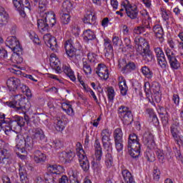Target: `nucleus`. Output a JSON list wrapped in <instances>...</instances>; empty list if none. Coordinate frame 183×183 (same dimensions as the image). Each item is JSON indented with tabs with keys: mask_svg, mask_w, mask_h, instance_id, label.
<instances>
[{
	"mask_svg": "<svg viewBox=\"0 0 183 183\" xmlns=\"http://www.w3.org/2000/svg\"><path fill=\"white\" fill-rule=\"evenodd\" d=\"M162 17L164 21H169L170 18H172V14H171V11L168 10H162Z\"/></svg>",
	"mask_w": 183,
	"mask_h": 183,
	"instance_id": "864d4df0",
	"label": "nucleus"
},
{
	"mask_svg": "<svg viewBox=\"0 0 183 183\" xmlns=\"http://www.w3.org/2000/svg\"><path fill=\"white\" fill-rule=\"evenodd\" d=\"M144 89L147 99H148L150 104L154 105V101L157 104L161 102V86L159 83L154 81L151 86V84L148 81H146L144 85Z\"/></svg>",
	"mask_w": 183,
	"mask_h": 183,
	"instance_id": "39448f33",
	"label": "nucleus"
},
{
	"mask_svg": "<svg viewBox=\"0 0 183 183\" xmlns=\"http://www.w3.org/2000/svg\"><path fill=\"white\" fill-rule=\"evenodd\" d=\"M6 84L9 91H16L21 86V80L16 77H11L8 79Z\"/></svg>",
	"mask_w": 183,
	"mask_h": 183,
	"instance_id": "5701e85b",
	"label": "nucleus"
},
{
	"mask_svg": "<svg viewBox=\"0 0 183 183\" xmlns=\"http://www.w3.org/2000/svg\"><path fill=\"white\" fill-rule=\"evenodd\" d=\"M67 174L69 177V179H76V178H78V174H76V172L74 171L72 169H69L67 172Z\"/></svg>",
	"mask_w": 183,
	"mask_h": 183,
	"instance_id": "338daca9",
	"label": "nucleus"
},
{
	"mask_svg": "<svg viewBox=\"0 0 183 183\" xmlns=\"http://www.w3.org/2000/svg\"><path fill=\"white\" fill-rule=\"evenodd\" d=\"M122 175L124 179L122 183H135L134 175L130 173L129 170L124 169L122 171Z\"/></svg>",
	"mask_w": 183,
	"mask_h": 183,
	"instance_id": "7c9ffc66",
	"label": "nucleus"
},
{
	"mask_svg": "<svg viewBox=\"0 0 183 183\" xmlns=\"http://www.w3.org/2000/svg\"><path fill=\"white\" fill-rule=\"evenodd\" d=\"M107 94L109 101H114V99L115 98V89L112 86L108 87Z\"/></svg>",
	"mask_w": 183,
	"mask_h": 183,
	"instance_id": "49530a36",
	"label": "nucleus"
},
{
	"mask_svg": "<svg viewBox=\"0 0 183 183\" xmlns=\"http://www.w3.org/2000/svg\"><path fill=\"white\" fill-rule=\"evenodd\" d=\"M96 21L97 16H95V14L92 11H89L87 14H86L83 19L84 24H90V25L95 24Z\"/></svg>",
	"mask_w": 183,
	"mask_h": 183,
	"instance_id": "72a5a7b5",
	"label": "nucleus"
},
{
	"mask_svg": "<svg viewBox=\"0 0 183 183\" xmlns=\"http://www.w3.org/2000/svg\"><path fill=\"white\" fill-rule=\"evenodd\" d=\"M21 89H23V92H25L26 95L29 98H32V92H31V89H29V86H26V85H23L21 86Z\"/></svg>",
	"mask_w": 183,
	"mask_h": 183,
	"instance_id": "0e129e2a",
	"label": "nucleus"
},
{
	"mask_svg": "<svg viewBox=\"0 0 183 183\" xmlns=\"http://www.w3.org/2000/svg\"><path fill=\"white\" fill-rule=\"evenodd\" d=\"M125 49H127V52L131 53L134 51V46L131 45V39L129 38L124 39Z\"/></svg>",
	"mask_w": 183,
	"mask_h": 183,
	"instance_id": "8fccbe9b",
	"label": "nucleus"
},
{
	"mask_svg": "<svg viewBox=\"0 0 183 183\" xmlns=\"http://www.w3.org/2000/svg\"><path fill=\"white\" fill-rule=\"evenodd\" d=\"M141 72L145 78H147V79H152V77L154 76V72L147 66L142 67Z\"/></svg>",
	"mask_w": 183,
	"mask_h": 183,
	"instance_id": "79ce46f5",
	"label": "nucleus"
},
{
	"mask_svg": "<svg viewBox=\"0 0 183 183\" xmlns=\"http://www.w3.org/2000/svg\"><path fill=\"white\" fill-rule=\"evenodd\" d=\"M23 61L24 59H22V57H20L19 55L18 54L13 55L10 60V62H12L11 65H12L13 66V69H11V72H12V69H16V71H19V69H21V71H25V68L19 67L18 66V65L16 64H22Z\"/></svg>",
	"mask_w": 183,
	"mask_h": 183,
	"instance_id": "393cba45",
	"label": "nucleus"
},
{
	"mask_svg": "<svg viewBox=\"0 0 183 183\" xmlns=\"http://www.w3.org/2000/svg\"><path fill=\"white\" fill-rule=\"evenodd\" d=\"M158 65L162 67V69H165L167 68V60L165 59V56L163 57L157 58Z\"/></svg>",
	"mask_w": 183,
	"mask_h": 183,
	"instance_id": "5fc2aeb1",
	"label": "nucleus"
},
{
	"mask_svg": "<svg viewBox=\"0 0 183 183\" xmlns=\"http://www.w3.org/2000/svg\"><path fill=\"white\" fill-rule=\"evenodd\" d=\"M96 74L102 81H107L109 78V69L105 64H99L96 68Z\"/></svg>",
	"mask_w": 183,
	"mask_h": 183,
	"instance_id": "2eb2a0df",
	"label": "nucleus"
},
{
	"mask_svg": "<svg viewBox=\"0 0 183 183\" xmlns=\"http://www.w3.org/2000/svg\"><path fill=\"white\" fill-rule=\"evenodd\" d=\"M95 154L93 156V160L92 162V168L94 174H99L101 172V159L102 158V147H101V142L99 140L96 139L94 142Z\"/></svg>",
	"mask_w": 183,
	"mask_h": 183,
	"instance_id": "1a4fd4ad",
	"label": "nucleus"
},
{
	"mask_svg": "<svg viewBox=\"0 0 183 183\" xmlns=\"http://www.w3.org/2000/svg\"><path fill=\"white\" fill-rule=\"evenodd\" d=\"M142 26L145 29H151V18L148 17L147 19H143Z\"/></svg>",
	"mask_w": 183,
	"mask_h": 183,
	"instance_id": "6e6d98bb",
	"label": "nucleus"
},
{
	"mask_svg": "<svg viewBox=\"0 0 183 183\" xmlns=\"http://www.w3.org/2000/svg\"><path fill=\"white\" fill-rule=\"evenodd\" d=\"M83 70L84 74L86 75H91V74H92V69H91V65H89L86 61H83Z\"/></svg>",
	"mask_w": 183,
	"mask_h": 183,
	"instance_id": "de8ad7c7",
	"label": "nucleus"
},
{
	"mask_svg": "<svg viewBox=\"0 0 183 183\" xmlns=\"http://www.w3.org/2000/svg\"><path fill=\"white\" fill-rule=\"evenodd\" d=\"M156 154L157 155V158H159L160 162H164V159H165V157L164 156V151L157 149L156 150Z\"/></svg>",
	"mask_w": 183,
	"mask_h": 183,
	"instance_id": "69168bd1",
	"label": "nucleus"
},
{
	"mask_svg": "<svg viewBox=\"0 0 183 183\" xmlns=\"http://www.w3.org/2000/svg\"><path fill=\"white\" fill-rule=\"evenodd\" d=\"M114 164V159H112V155L111 153H107L106 154L105 165L107 168H111Z\"/></svg>",
	"mask_w": 183,
	"mask_h": 183,
	"instance_id": "a18cd8bd",
	"label": "nucleus"
},
{
	"mask_svg": "<svg viewBox=\"0 0 183 183\" xmlns=\"http://www.w3.org/2000/svg\"><path fill=\"white\" fill-rule=\"evenodd\" d=\"M104 46L106 49L105 56L112 58L114 56V49L112 48V45L111 44V41H109V39L104 40Z\"/></svg>",
	"mask_w": 183,
	"mask_h": 183,
	"instance_id": "c9c22d12",
	"label": "nucleus"
},
{
	"mask_svg": "<svg viewBox=\"0 0 183 183\" xmlns=\"http://www.w3.org/2000/svg\"><path fill=\"white\" fill-rule=\"evenodd\" d=\"M49 0H39V9L40 11H46V5H48Z\"/></svg>",
	"mask_w": 183,
	"mask_h": 183,
	"instance_id": "13d9d810",
	"label": "nucleus"
},
{
	"mask_svg": "<svg viewBox=\"0 0 183 183\" xmlns=\"http://www.w3.org/2000/svg\"><path fill=\"white\" fill-rule=\"evenodd\" d=\"M6 46H9L14 52H19L21 51V45L19 44V41L16 36H9L6 41Z\"/></svg>",
	"mask_w": 183,
	"mask_h": 183,
	"instance_id": "dca6fc26",
	"label": "nucleus"
},
{
	"mask_svg": "<svg viewBox=\"0 0 183 183\" xmlns=\"http://www.w3.org/2000/svg\"><path fill=\"white\" fill-rule=\"evenodd\" d=\"M112 132L109 129H104L102 130L101 138L103 147L109 152L112 151V143L111 142V137Z\"/></svg>",
	"mask_w": 183,
	"mask_h": 183,
	"instance_id": "ddd939ff",
	"label": "nucleus"
},
{
	"mask_svg": "<svg viewBox=\"0 0 183 183\" xmlns=\"http://www.w3.org/2000/svg\"><path fill=\"white\" fill-rule=\"evenodd\" d=\"M29 36L34 44H39V37H38V35H36V33L35 31L31 30L29 31Z\"/></svg>",
	"mask_w": 183,
	"mask_h": 183,
	"instance_id": "09e8293b",
	"label": "nucleus"
},
{
	"mask_svg": "<svg viewBox=\"0 0 183 183\" xmlns=\"http://www.w3.org/2000/svg\"><path fill=\"white\" fill-rule=\"evenodd\" d=\"M113 137L114 138V141H124L122 139L124 137V132H122V129H115L113 133Z\"/></svg>",
	"mask_w": 183,
	"mask_h": 183,
	"instance_id": "37998d69",
	"label": "nucleus"
},
{
	"mask_svg": "<svg viewBox=\"0 0 183 183\" xmlns=\"http://www.w3.org/2000/svg\"><path fill=\"white\" fill-rule=\"evenodd\" d=\"M88 61L89 62L96 63L98 62V55L94 53H89L87 54Z\"/></svg>",
	"mask_w": 183,
	"mask_h": 183,
	"instance_id": "4d7b16f0",
	"label": "nucleus"
},
{
	"mask_svg": "<svg viewBox=\"0 0 183 183\" xmlns=\"http://www.w3.org/2000/svg\"><path fill=\"white\" fill-rule=\"evenodd\" d=\"M134 44L137 46L136 51L137 55H141L146 62H152L154 61L155 57L152 51L149 50V43L145 39L137 36L134 39Z\"/></svg>",
	"mask_w": 183,
	"mask_h": 183,
	"instance_id": "f03ea898",
	"label": "nucleus"
},
{
	"mask_svg": "<svg viewBox=\"0 0 183 183\" xmlns=\"http://www.w3.org/2000/svg\"><path fill=\"white\" fill-rule=\"evenodd\" d=\"M16 154H26V149H29L32 145H34V141L31 139V137H27L26 139H24L22 135L19 134L16 138Z\"/></svg>",
	"mask_w": 183,
	"mask_h": 183,
	"instance_id": "6e6552de",
	"label": "nucleus"
},
{
	"mask_svg": "<svg viewBox=\"0 0 183 183\" xmlns=\"http://www.w3.org/2000/svg\"><path fill=\"white\" fill-rule=\"evenodd\" d=\"M55 129L58 131V132H62L64 129H65V124L62 120H58L57 123L55 125Z\"/></svg>",
	"mask_w": 183,
	"mask_h": 183,
	"instance_id": "603ef678",
	"label": "nucleus"
},
{
	"mask_svg": "<svg viewBox=\"0 0 183 183\" xmlns=\"http://www.w3.org/2000/svg\"><path fill=\"white\" fill-rule=\"evenodd\" d=\"M153 32L155 37L159 39V42H164V29L160 24H156L153 26Z\"/></svg>",
	"mask_w": 183,
	"mask_h": 183,
	"instance_id": "cd10ccee",
	"label": "nucleus"
},
{
	"mask_svg": "<svg viewBox=\"0 0 183 183\" xmlns=\"http://www.w3.org/2000/svg\"><path fill=\"white\" fill-rule=\"evenodd\" d=\"M14 8L18 11L23 18L26 16L25 9L28 12H31V4L28 0H12Z\"/></svg>",
	"mask_w": 183,
	"mask_h": 183,
	"instance_id": "f8f14e48",
	"label": "nucleus"
},
{
	"mask_svg": "<svg viewBox=\"0 0 183 183\" xmlns=\"http://www.w3.org/2000/svg\"><path fill=\"white\" fill-rule=\"evenodd\" d=\"M78 79L79 81L80 84L83 87V89H84L86 91V92H89L91 97H92V98L94 99V101H98V98L97 97V95H95V92H94V91L92 89H91V88H89V86H88L84 82V81L81 80V78H79V76H78Z\"/></svg>",
	"mask_w": 183,
	"mask_h": 183,
	"instance_id": "4c0bfd02",
	"label": "nucleus"
},
{
	"mask_svg": "<svg viewBox=\"0 0 183 183\" xmlns=\"http://www.w3.org/2000/svg\"><path fill=\"white\" fill-rule=\"evenodd\" d=\"M74 157H75V154L72 152H63L58 154L60 162H62L63 164H69V162L74 159Z\"/></svg>",
	"mask_w": 183,
	"mask_h": 183,
	"instance_id": "412c9836",
	"label": "nucleus"
},
{
	"mask_svg": "<svg viewBox=\"0 0 183 183\" xmlns=\"http://www.w3.org/2000/svg\"><path fill=\"white\" fill-rule=\"evenodd\" d=\"M11 162V152L9 150L3 148L0 149V164L1 165H9Z\"/></svg>",
	"mask_w": 183,
	"mask_h": 183,
	"instance_id": "aec40b11",
	"label": "nucleus"
},
{
	"mask_svg": "<svg viewBox=\"0 0 183 183\" xmlns=\"http://www.w3.org/2000/svg\"><path fill=\"white\" fill-rule=\"evenodd\" d=\"M118 81H119L118 85H119V88L120 89L121 94L123 96L127 95L128 92V86L127 85V81L122 76H119Z\"/></svg>",
	"mask_w": 183,
	"mask_h": 183,
	"instance_id": "c756f323",
	"label": "nucleus"
},
{
	"mask_svg": "<svg viewBox=\"0 0 183 183\" xmlns=\"http://www.w3.org/2000/svg\"><path fill=\"white\" fill-rule=\"evenodd\" d=\"M62 72H64L66 75H67L68 77L73 82H75L76 80V78L75 77V74L74 73V71H72V69H71V66H69V64L65 63L63 64Z\"/></svg>",
	"mask_w": 183,
	"mask_h": 183,
	"instance_id": "c85d7f7f",
	"label": "nucleus"
},
{
	"mask_svg": "<svg viewBox=\"0 0 183 183\" xmlns=\"http://www.w3.org/2000/svg\"><path fill=\"white\" fill-rule=\"evenodd\" d=\"M41 16L37 19V28L39 32H46L49 26H54L56 24L55 14L53 11L45 12V10L41 11L39 9Z\"/></svg>",
	"mask_w": 183,
	"mask_h": 183,
	"instance_id": "7ed1b4c3",
	"label": "nucleus"
},
{
	"mask_svg": "<svg viewBox=\"0 0 183 183\" xmlns=\"http://www.w3.org/2000/svg\"><path fill=\"white\" fill-rule=\"evenodd\" d=\"M118 113L119 117L122 118V121L124 124H131V122H132V112L129 111L127 107L120 106Z\"/></svg>",
	"mask_w": 183,
	"mask_h": 183,
	"instance_id": "4468645a",
	"label": "nucleus"
},
{
	"mask_svg": "<svg viewBox=\"0 0 183 183\" xmlns=\"http://www.w3.org/2000/svg\"><path fill=\"white\" fill-rule=\"evenodd\" d=\"M12 74H15L16 75H21L23 78H26V79H30V81H33V82H38V80L34 77V76L31 74H26L25 73H22L21 70H16L15 69H12Z\"/></svg>",
	"mask_w": 183,
	"mask_h": 183,
	"instance_id": "58836bf2",
	"label": "nucleus"
},
{
	"mask_svg": "<svg viewBox=\"0 0 183 183\" xmlns=\"http://www.w3.org/2000/svg\"><path fill=\"white\" fill-rule=\"evenodd\" d=\"M6 105L10 108H15L19 114H26L27 112L30 115L29 117V121L30 122H33L34 125L39 124V117H38L36 113H34L31 103L26 99L25 96L17 94L14 96L13 102H6Z\"/></svg>",
	"mask_w": 183,
	"mask_h": 183,
	"instance_id": "f257e3e1",
	"label": "nucleus"
},
{
	"mask_svg": "<svg viewBox=\"0 0 183 183\" xmlns=\"http://www.w3.org/2000/svg\"><path fill=\"white\" fill-rule=\"evenodd\" d=\"M122 9L119 11H116V15H119L122 18L124 16V11H125L127 16L131 19H136L138 16V7L137 5L130 3L128 0H123L122 1Z\"/></svg>",
	"mask_w": 183,
	"mask_h": 183,
	"instance_id": "423d86ee",
	"label": "nucleus"
},
{
	"mask_svg": "<svg viewBox=\"0 0 183 183\" xmlns=\"http://www.w3.org/2000/svg\"><path fill=\"white\" fill-rule=\"evenodd\" d=\"M61 108L67 115H69L70 117H74V115H75L74 109H72V106L69 103H62Z\"/></svg>",
	"mask_w": 183,
	"mask_h": 183,
	"instance_id": "ea45409f",
	"label": "nucleus"
},
{
	"mask_svg": "<svg viewBox=\"0 0 183 183\" xmlns=\"http://www.w3.org/2000/svg\"><path fill=\"white\" fill-rule=\"evenodd\" d=\"M50 66L56 71V74H62V69H61V61L55 54H51L50 56Z\"/></svg>",
	"mask_w": 183,
	"mask_h": 183,
	"instance_id": "a211bd4d",
	"label": "nucleus"
},
{
	"mask_svg": "<svg viewBox=\"0 0 183 183\" xmlns=\"http://www.w3.org/2000/svg\"><path fill=\"white\" fill-rule=\"evenodd\" d=\"M119 68L122 69V72H129L135 69V63L130 62L127 64V61L124 59L119 61Z\"/></svg>",
	"mask_w": 183,
	"mask_h": 183,
	"instance_id": "a878e982",
	"label": "nucleus"
},
{
	"mask_svg": "<svg viewBox=\"0 0 183 183\" xmlns=\"http://www.w3.org/2000/svg\"><path fill=\"white\" fill-rule=\"evenodd\" d=\"M48 77L51 79H54V81H56L57 82H59V84H62L64 82V79L55 74H49Z\"/></svg>",
	"mask_w": 183,
	"mask_h": 183,
	"instance_id": "774afa93",
	"label": "nucleus"
},
{
	"mask_svg": "<svg viewBox=\"0 0 183 183\" xmlns=\"http://www.w3.org/2000/svg\"><path fill=\"white\" fill-rule=\"evenodd\" d=\"M145 157L147 158V161H149V162H154V161H155V154H154L152 151L146 152Z\"/></svg>",
	"mask_w": 183,
	"mask_h": 183,
	"instance_id": "bf43d9fd",
	"label": "nucleus"
},
{
	"mask_svg": "<svg viewBox=\"0 0 183 183\" xmlns=\"http://www.w3.org/2000/svg\"><path fill=\"white\" fill-rule=\"evenodd\" d=\"M30 139L34 142V139L36 141H42L45 139V134L44 131L39 128L32 129L29 131Z\"/></svg>",
	"mask_w": 183,
	"mask_h": 183,
	"instance_id": "f3484780",
	"label": "nucleus"
},
{
	"mask_svg": "<svg viewBox=\"0 0 183 183\" xmlns=\"http://www.w3.org/2000/svg\"><path fill=\"white\" fill-rule=\"evenodd\" d=\"M31 158L36 164H41V162H45L46 161V155L39 150L35 151L32 154Z\"/></svg>",
	"mask_w": 183,
	"mask_h": 183,
	"instance_id": "bb28decb",
	"label": "nucleus"
},
{
	"mask_svg": "<svg viewBox=\"0 0 183 183\" xmlns=\"http://www.w3.org/2000/svg\"><path fill=\"white\" fill-rule=\"evenodd\" d=\"M171 132L174 141H177V144L182 142L183 137L182 135H181V133L178 132V129L177 128V126L172 125L171 127Z\"/></svg>",
	"mask_w": 183,
	"mask_h": 183,
	"instance_id": "473e14b6",
	"label": "nucleus"
},
{
	"mask_svg": "<svg viewBox=\"0 0 183 183\" xmlns=\"http://www.w3.org/2000/svg\"><path fill=\"white\" fill-rule=\"evenodd\" d=\"M169 62L170 66H171V68H172V69H178V68H179V66H181V65L179 64V62H178V60H177V59H175V57L169 60Z\"/></svg>",
	"mask_w": 183,
	"mask_h": 183,
	"instance_id": "3c124183",
	"label": "nucleus"
},
{
	"mask_svg": "<svg viewBox=\"0 0 183 183\" xmlns=\"http://www.w3.org/2000/svg\"><path fill=\"white\" fill-rule=\"evenodd\" d=\"M61 22L63 25H68L71 22V14L63 12L61 16Z\"/></svg>",
	"mask_w": 183,
	"mask_h": 183,
	"instance_id": "c03bdc74",
	"label": "nucleus"
},
{
	"mask_svg": "<svg viewBox=\"0 0 183 183\" xmlns=\"http://www.w3.org/2000/svg\"><path fill=\"white\" fill-rule=\"evenodd\" d=\"M46 45L51 49V51H56L58 48V44L56 43V39L52 36L51 34H45L43 37Z\"/></svg>",
	"mask_w": 183,
	"mask_h": 183,
	"instance_id": "6ab92c4d",
	"label": "nucleus"
},
{
	"mask_svg": "<svg viewBox=\"0 0 183 183\" xmlns=\"http://www.w3.org/2000/svg\"><path fill=\"white\" fill-rule=\"evenodd\" d=\"M72 9H74V4H72V2L68 0L63 2L61 6L62 12L69 14V12H71Z\"/></svg>",
	"mask_w": 183,
	"mask_h": 183,
	"instance_id": "a19ab883",
	"label": "nucleus"
},
{
	"mask_svg": "<svg viewBox=\"0 0 183 183\" xmlns=\"http://www.w3.org/2000/svg\"><path fill=\"white\" fill-rule=\"evenodd\" d=\"M10 125L11 127L3 120H0V132L3 129L6 135H9L11 132L19 134L22 127L25 125V120L23 117L15 115L13 119L11 120Z\"/></svg>",
	"mask_w": 183,
	"mask_h": 183,
	"instance_id": "20e7f679",
	"label": "nucleus"
},
{
	"mask_svg": "<svg viewBox=\"0 0 183 183\" xmlns=\"http://www.w3.org/2000/svg\"><path fill=\"white\" fill-rule=\"evenodd\" d=\"M128 151L132 158H138L141 155V144L138 136L134 133L129 136Z\"/></svg>",
	"mask_w": 183,
	"mask_h": 183,
	"instance_id": "0eeeda50",
	"label": "nucleus"
},
{
	"mask_svg": "<svg viewBox=\"0 0 183 183\" xmlns=\"http://www.w3.org/2000/svg\"><path fill=\"white\" fill-rule=\"evenodd\" d=\"M47 171L49 173L44 175L46 183H57L58 179L55 175H61L64 172V168L59 164H53L47 167Z\"/></svg>",
	"mask_w": 183,
	"mask_h": 183,
	"instance_id": "9d476101",
	"label": "nucleus"
},
{
	"mask_svg": "<svg viewBox=\"0 0 183 183\" xmlns=\"http://www.w3.org/2000/svg\"><path fill=\"white\" fill-rule=\"evenodd\" d=\"M64 48L66 49V54L70 58L75 56L76 49L74 47V41L72 39L67 40L64 44Z\"/></svg>",
	"mask_w": 183,
	"mask_h": 183,
	"instance_id": "4be33fe9",
	"label": "nucleus"
},
{
	"mask_svg": "<svg viewBox=\"0 0 183 183\" xmlns=\"http://www.w3.org/2000/svg\"><path fill=\"white\" fill-rule=\"evenodd\" d=\"M76 151L80 167L82 168L83 171H88V169H89V162L88 161L85 151H84L82 148V144H81L80 142L76 143Z\"/></svg>",
	"mask_w": 183,
	"mask_h": 183,
	"instance_id": "9b49d317",
	"label": "nucleus"
},
{
	"mask_svg": "<svg viewBox=\"0 0 183 183\" xmlns=\"http://www.w3.org/2000/svg\"><path fill=\"white\" fill-rule=\"evenodd\" d=\"M165 52L169 61L175 58V54L174 53V50L170 49L169 48H167Z\"/></svg>",
	"mask_w": 183,
	"mask_h": 183,
	"instance_id": "e2e57ef3",
	"label": "nucleus"
},
{
	"mask_svg": "<svg viewBox=\"0 0 183 183\" xmlns=\"http://www.w3.org/2000/svg\"><path fill=\"white\" fill-rule=\"evenodd\" d=\"M122 142H124V141H114L115 148L117 152H122L124 149V144Z\"/></svg>",
	"mask_w": 183,
	"mask_h": 183,
	"instance_id": "052dcab7",
	"label": "nucleus"
},
{
	"mask_svg": "<svg viewBox=\"0 0 183 183\" xmlns=\"http://www.w3.org/2000/svg\"><path fill=\"white\" fill-rule=\"evenodd\" d=\"M8 14L5 12V9L4 7H0V27L4 26L8 24Z\"/></svg>",
	"mask_w": 183,
	"mask_h": 183,
	"instance_id": "e433bc0d",
	"label": "nucleus"
},
{
	"mask_svg": "<svg viewBox=\"0 0 183 183\" xmlns=\"http://www.w3.org/2000/svg\"><path fill=\"white\" fill-rule=\"evenodd\" d=\"M143 142L145 145L147 146V148H149V149L155 148V141L154 140V135H152V134L149 132L145 133L143 135Z\"/></svg>",
	"mask_w": 183,
	"mask_h": 183,
	"instance_id": "b1692460",
	"label": "nucleus"
},
{
	"mask_svg": "<svg viewBox=\"0 0 183 183\" xmlns=\"http://www.w3.org/2000/svg\"><path fill=\"white\" fill-rule=\"evenodd\" d=\"M112 42L114 46H121V45H122V40H121L118 36H113Z\"/></svg>",
	"mask_w": 183,
	"mask_h": 183,
	"instance_id": "680f3d73",
	"label": "nucleus"
},
{
	"mask_svg": "<svg viewBox=\"0 0 183 183\" xmlns=\"http://www.w3.org/2000/svg\"><path fill=\"white\" fill-rule=\"evenodd\" d=\"M97 38V36H95V33L91 29H86L83 31V39L86 42H88V41H93V39H95Z\"/></svg>",
	"mask_w": 183,
	"mask_h": 183,
	"instance_id": "f704fd0d",
	"label": "nucleus"
},
{
	"mask_svg": "<svg viewBox=\"0 0 183 183\" xmlns=\"http://www.w3.org/2000/svg\"><path fill=\"white\" fill-rule=\"evenodd\" d=\"M19 175L20 178V182L21 183L29 182V180L28 179V174L26 173V169H25V166L19 165Z\"/></svg>",
	"mask_w": 183,
	"mask_h": 183,
	"instance_id": "2f4dec72",
	"label": "nucleus"
}]
</instances>
